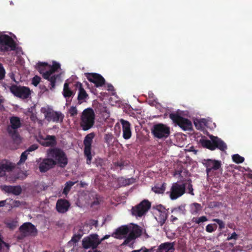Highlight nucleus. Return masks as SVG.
<instances>
[{
  "mask_svg": "<svg viewBox=\"0 0 252 252\" xmlns=\"http://www.w3.org/2000/svg\"><path fill=\"white\" fill-rule=\"evenodd\" d=\"M36 69L42 75V77L50 82V89H54L56 86L57 80L61 78V74H54L59 69L61 68L59 63L54 61L52 65H49L47 63L38 62L36 64Z\"/></svg>",
  "mask_w": 252,
  "mask_h": 252,
  "instance_id": "f257e3e1",
  "label": "nucleus"
},
{
  "mask_svg": "<svg viewBox=\"0 0 252 252\" xmlns=\"http://www.w3.org/2000/svg\"><path fill=\"white\" fill-rule=\"evenodd\" d=\"M47 157L54 162L55 165L60 167H65L68 163V159L65 152L59 148L49 149L47 151Z\"/></svg>",
  "mask_w": 252,
  "mask_h": 252,
  "instance_id": "f03ea898",
  "label": "nucleus"
},
{
  "mask_svg": "<svg viewBox=\"0 0 252 252\" xmlns=\"http://www.w3.org/2000/svg\"><path fill=\"white\" fill-rule=\"evenodd\" d=\"M210 140L201 139L200 143L201 145L211 151L218 149L221 151H225L227 149V145L220 138L213 136H209Z\"/></svg>",
  "mask_w": 252,
  "mask_h": 252,
  "instance_id": "7ed1b4c3",
  "label": "nucleus"
},
{
  "mask_svg": "<svg viewBox=\"0 0 252 252\" xmlns=\"http://www.w3.org/2000/svg\"><path fill=\"white\" fill-rule=\"evenodd\" d=\"M95 113L91 108H88L83 110L80 118V126L84 131L91 128L94 124Z\"/></svg>",
  "mask_w": 252,
  "mask_h": 252,
  "instance_id": "20e7f679",
  "label": "nucleus"
},
{
  "mask_svg": "<svg viewBox=\"0 0 252 252\" xmlns=\"http://www.w3.org/2000/svg\"><path fill=\"white\" fill-rule=\"evenodd\" d=\"M9 90L15 96L22 99L28 98L31 94L30 89L26 86L13 84L10 87Z\"/></svg>",
  "mask_w": 252,
  "mask_h": 252,
  "instance_id": "39448f33",
  "label": "nucleus"
},
{
  "mask_svg": "<svg viewBox=\"0 0 252 252\" xmlns=\"http://www.w3.org/2000/svg\"><path fill=\"white\" fill-rule=\"evenodd\" d=\"M152 133L155 137L158 139H165L170 134V128L164 124L159 123L153 126Z\"/></svg>",
  "mask_w": 252,
  "mask_h": 252,
  "instance_id": "423d86ee",
  "label": "nucleus"
},
{
  "mask_svg": "<svg viewBox=\"0 0 252 252\" xmlns=\"http://www.w3.org/2000/svg\"><path fill=\"white\" fill-rule=\"evenodd\" d=\"M169 118L174 123L178 125L183 130L186 131L192 129V123L189 119L185 118L176 113L170 114Z\"/></svg>",
  "mask_w": 252,
  "mask_h": 252,
  "instance_id": "0eeeda50",
  "label": "nucleus"
},
{
  "mask_svg": "<svg viewBox=\"0 0 252 252\" xmlns=\"http://www.w3.org/2000/svg\"><path fill=\"white\" fill-rule=\"evenodd\" d=\"M16 48V43L12 37L6 34L0 36V52L14 51Z\"/></svg>",
  "mask_w": 252,
  "mask_h": 252,
  "instance_id": "6e6552de",
  "label": "nucleus"
},
{
  "mask_svg": "<svg viewBox=\"0 0 252 252\" xmlns=\"http://www.w3.org/2000/svg\"><path fill=\"white\" fill-rule=\"evenodd\" d=\"M186 185L183 184V182H177L172 184L169 192V197L172 200H176L182 196L186 192Z\"/></svg>",
  "mask_w": 252,
  "mask_h": 252,
  "instance_id": "1a4fd4ad",
  "label": "nucleus"
},
{
  "mask_svg": "<svg viewBox=\"0 0 252 252\" xmlns=\"http://www.w3.org/2000/svg\"><path fill=\"white\" fill-rule=\"evenodd\" d=\"M94 137V134L93 132L88 134L85 137L83 144L84 145V154L85 156L87 158L86 163L88 164H90L92 159V156L91 154L92 144L93 140Z\"/></svg>",
  "mask_w": 252,
  "mask_h": 252,
  "instance_id": "9d476101",
  "label": "nucleus"
},
{
  "mask_svg": "<svg viewBox=\"0 0 252 252\" xmlns=\"http://www.w3.org/2000/svg\"><path fill=\"white\" fill-rule=\"evenodd\" d=\"M151 204L148 200L144 199L131 209L132 215L141 217L150 208Z\"/></svg>",
  "mask_w": 252,
  "mask_h": 252,
  "instance_id": "9b49d317",
  "label": "nucleus"
},
{
  "mask_svg": "<svg viewBox=\"0 0 252 252\" xmlns=\"http://www.w3.org/2000/svg\"><path fill=\"white\" fill-rule=\"evenodd\" d=\"M82 247L84 249L92 248L93 250L97 248L100 244L99 241L98 236L96 234H91L83 238L82 241Z\"/></svg>",
  "mask_w": 252,
  "mask_h": 252,
  "instance_id": "f8f14e48",
  "label": "nucleus"
},
{
  "mask_svg": "<svg viewBox=\"0 0 252 252\" xmlns=\"http://www.w3.org/2000/svg\"><path fill=\"white\" fill-rule=\"evenodd\" d=\"M153 208L155 210V219L160 225L162 226L165 223L167 218L168 214L166 209L161 204L154 206Z\"/></svg>",
  "mask_w": 252,
  "mask_h": 252,
  "instance_id": "ddd939ff",
  "label": "nucleus"
},
{
  "mask_svg": "<svg viewBox=\"0 0 252 252\" xmlns=\"http://www.w3.org/2000/svg\"><path fill=\"white\" fill-rule=\"evenodd\" d=\"M45 118L48 122L61 123L63 121L64 115L60 111H55L51 109H48L44 112Z\"/></svg>",
  "mask_w": 252,
  "mask_h": 252,
  "instance_id": "4468645a",
  "label": "nucleus"
},
{
  "mask_svg": "<svg viewBox=\"0 0 252 252\" xmlns=\"http://www.w3.org/2000/svg\"><path fill=\"white\" fill-rule=\"evenodd\" d=\"M19 231L22 237L29 235H36L37 232L35 226L31 222H25L19 228Z\"/></svg>",
  "mask_w": 252,
  "mask_h": 252,
  "instance_id": "2eb2a0df",
  "label": "nucleus"
},
{
  "mask_svg": "<svg viewBox=\"0 0 252 252\" xmlns=\"http://www.w3.org/2000/svg\"><path fill=\"white\" fill-rule=\"evenodd\" d=\"M73 86L75 90H78L77 104L80 105L87 102V100L89 98V95L84 89L82 84L79 82H75Z\"/></svg>",
  "mask_w": 252,
  "mask_h": 252,
  "instance_id": "dca6fc26",
  "label": "nucleus"
},
{
  "mask_svg": "<svg viewBox=\"0 0 252 252\" xmlns=\"http://www.w3.org/2000/svg\"><path fill=\"white\" fill-rule=\"evenodd\" d=\"M202 163L206 168V172L207 174H209L212 170H219L221 165L220 161L212 159H204Z\"/></svg>",
  "mask_w": 252,
  "mask_h": 252,
  "instance_id": "f3484780",
  "label": "nucleus"
},
{
  "mask_svg": "<svg viewBox=\"0 0 252 252\" xmlns=\"http://www.w3.org/2000/svg\"><path fill=\"white\" fill-rule=\"evenodd\" d=\"M86 76L87 79L90 82L93 83L96 87H102L105 84V79L99 74L96 73H88Z\"/></svg>",
  "mask_w": 252,
  "mask_h": 252,
  "instance_id": "a211bd4d",
  "label": "nucleus"
},
{
  "mask_svg": "<svg viewBox=\"0 0 252 252\" xmlns=\"http://www.w3.org/2000/svg\"><path fill=\"white\" fill-rule=\"evenodd\" d=\"M15 164L10 161L6 159L0 162V177L5 175L6 172L11 171L15 168Z\"/></svg>",
  "mask_w": 252,
  "mask_h": 252,
  "instance_id": "6ab92c4d",
  "label": "nucleus"
},
{
  "mask_svg": "<svg viewBox=\"0 0 252 252\" xmlns=\"http://www.w3.org/2000/svg\"><path fill=\"white\" fill-rule=\"evenodd\" d=\"M70 206V203L67 200L59 199L57 201L56 209L58 213L64 214L68 211Z\"/></svg>",
  "mask_w": 252,
  "mask_h": 252,
  "instance_id": "aec40b11",
  "label": "nucleus"
},
{
  "mask_svg": "<svg viewBox=\"0 0 252 252\" xmlns=\"http://www.w3.org/2000/svg\"><path fill=\"white\" fill-rule=\"evenodd\" d=\"M55 166V162L48 157L43 159L39 165V169L41 172H46Z\"/></svg>",
  "mask_w": 252,
  "mask_h": 252,
  "instance_id": "412c9836",
  "label": "nucleus"
},
{
  "mask_svg": "<svg viewBox=\"0 0 252 252\" xmlns=\"http://www.w3.org/2000/svg\"><path fill=\"white\" fill-rule=\"evenodd\" d=\"M120 122L123 128V137L125 139H129L131 136L130 124L127 121L121 119Z\"/></svg>",
  "mask_w": 252,
  "mask_h": 252,
  "instance_id": "4be33fe9",
  "label": "nucleus"
},
{
  "mask_svg": "<svg viewBox=\"0 0 252 252\" xmlns=\"http://www.w3.org/2000/svg\"><path fill=\"white\" fill-rule=\"evenodd\" d=\"M175 242H167L161 243L156 252H174Z\"/></svg>",
  "mask_w": 252,
  "mask_h": 252,
  "instance_id": "5701e85b",
  "label": "nucleus"
},
{
  "mask_svg": "<svg viewBox=\"0 0 252 252\" xmlns=\"http://www.w3.org/2000/svg\"><path fill=\"white\" fill-rule=\"evenodd\" d=\"M129 231V228L128 226H122L116 230V231L112 234V236L117 239H122V237L126 236Z\"/></svg>",
  "mask_w": 252,
  "mask_h": 252,
  "instance_id": "b1692460",
  "label": "nucleus"
},
{
  "mask_svg": "<svg viewBox=\"0 0 252 252\" xmlns=\"http://www.w3.org/2000/svg\"><path fill=\"white\" fill-rule=\"evenodd\" d=\"M3 189L7 193H12L15 195H18L22 192V189L20 186H4Z\"/></svg>",
  "mask_w": 252,
  "mask_h": 252,
  "instance_id": "393cba45",
  "label": "nucleus"
},
{
  "mask_svg": "<svg viewBox=\"0 0 252 252\" xmlns=\"http://www.w3.org/2000/svg\"><path fill=\"white\" fill-rule=\"evenodd\" d=\"M128 227L129 228V234L132 235L135 239L141 235V229L138 225L134 224L132 226H128Z\"/></svg>",
  "mask_w": 252,
  "mask_h": 252,
  "instance_id": "a878e982",
  "label": "nucleus"
},
{
  "mask_svg": "<svg viewBox=\"0 0 252 252\" xmlns=\"http://www.w3.org/2000/svg\"><path fill=\"white\" fill-rule=\"evenodd\" d=\"M75 94V92L71 90L69 88L68 83L65 82L64 84L63 94L66 98H69L70 97H73Z\"/></svg>",
  "mask_w": 252,
  "mask_h": 252,
  "instance_id": "bb28decb",
  "label": "nucleus"
},
{
  "mask_svg": "<svg viewBox=\"0 0 252 252\" xmlns=\"http://www.w3.org/2000/svg\"><path fill=\"white\" fill-rule=\"evenodd\" d=\"M10 126L12 129H17L21 126L20 118L18 117L12 116L10 118Z\"/></svg>",
  "mask_w": 252,
  "mask_h": 252,
  "instance_id": "cd10ccee",
  "label": "nucleus"
},
{
  "mask_svg": "<svg viewBox=\"0 0 252 252\" xmlns=\"http://www.w3.org/2000/svg\"><path fill=\"white\" fill-rule=\"evenodd\" d=\"M166 184L162 183L161 185L157 184L152 188V190L156 193L162 194L166 189Z\"/></svg>",
  "mask_w": 252,
  "mask_h": 252,
  "instance_id": "c85d7f7f",
  "label": "nucleus"
},
{
  "mask_svg": "<svg viewBox=\"0 0 252 252\" xmlns=\"http://www.w3.org/2000/svg\"><path fill=\"white\" fill-rule=\"evenodd\" d=\"M57 144L56 138L54 135H47L43 145L46 147H54Z\"/></svg>",
  "mask_w": 252,
  "mask_h": 252,
  "instance_id": "c756f323",
  "label": "nucleus"
},
{
  "mask_svg": "<svg viewBox=\"0 0 252 252\" xmlns=\"http://www.w3.org/2000/svg\"><path fill=\"white\" fill-rule=\"evenodd\" d=\"M115 139V138L112 133H108L104 135V142L107 144L108 147L113 145Z\"/></svg>",
  "mask_w": 252,
  "mask_h": 252,
  "instance_id": "7c9ffc66",
  "label": "nucleus"
},
{
  "mask_svg": "<svg viewBox=\"0 0 252 252\" xmlns=\"http://www.w3.org/2000/svg\"><path fill=\"white\" fill-rule=\"evenodd\" d=\"M202 209L201 204L197 203H193L190 206V212L192 215H196Z\"/></svg>",
  "mask_w": 252,
  "mask_h": 252,
  "instance_id": "2f4dec72",
  "label": "nucleus"
},
{
  "mask_svg": "<svg viewBox=\"0 0 252 252\" xmlns=\"http://www.w3.org/2000/svg\"><path fill=\"white\" fill-rule=\"evenodd\" d=\"M8 132L15 142L19 143L20 142L21 139L20 135L16 129H11L8 128Z\"/></svg>",
  "mask_w": 252,
  "mask_h": 252,
  "instance_id": "473e14b6",
  "label": "nucleus"
},
{
  "mask_svg": "<svg viewBox=\"0 0 252 252\" xmlns=\"http://www.w3.org/2000/svg\"><path fill=\"white\" fill-rule=\"evenodd\" d=\"M171 212L176 214L185 215L186 213L185 205H181L178 207L174 208L172 210Z\"/></svg>",
  "mask_w": 252,
  "mask_h": 252,
  "instance_id": "72a5a7b5",
  "label": "nucleus"
},
{
  "mask_svg": "<svg viewBox=\"0 0 252 252\" xmlns=\"http://www.w3.org/2000/svg\"><path fill=\"white\" fill-rule=\"evenodd\" d=\"M76 182L72 181L67 182L65 184V187L63 191V194L66 196L69 192L71 187L75 184Z\"/></svg>",
  "mask_w": 252,
  "mask_h": 252,
  "instance_id": "f704fd0d",
  "label": "nucleus"
},
{
  "mask_svg": "<svg viewBox=\"0 0 252 252\" xmlns=\"http://www.w3.org/2000/svg\"><path fill=\"white\" fill-rule=\"evenodd\" d=\"M191 183V180L190 179L185 180L183 181V184L185 185H186V188H187L189 190L188 192L191 195H194L193 192V189Z\"/></svg>",
  "mask_w": 252,
  "mask_h": 252,
  "instance_id": "c9c22d12",
  "label": "nucleus"
},
{
  "mask_svg": "<svg viewBox=\"0 0 252 252\" xmlns=\"http://www.w3.org/2000/svg\"><path fill=\"white\" fill-rule=\"evenodd\" d=\"M208 220V219L205 216H201L200 217H199V218H197V217H193L191 220V221L192 222H194L196 224H200V223L201 222H205V221H206Z\"/></svg>",
  "mask_w": 252,
  "mask_h": 252,
  "instance_id": "e433bc0d",
  "label": "nucleus"
},
{
  "mask_svg": "<svg viewBox=\"0 0 252 252\" xmlns=\"http://www.w3.org/2000/svg\"><path fill=\"white\" fill-rule=\"evenodd\" d=\"M120 181L122 183L123 186H126L134 183L135 182V179L133 178L128 179H125L124 178H121Z\"/></svg>",
  "mask_w": 252,
  "mask_h": 252,
  "instance_id": "4c0bfd02",
  "label": "nucleus"
},
{
  "mask_svg": "<svg viewBox=\"0 0 252 252\" xmlns=\"http://www.w3.org/2000/svg\"><path fill=\"white\" fill-rule=\"evenodd\" d=\"M233 161L236 163H241L244 161V158L240 156L238 154L233 155L232 157Z\"/></svg>",
  "mask_w": 252,
  "mask_h": 252,
  "instance_id": "58836bf2",
  "label": "nucleus"
},
{
  "mask_svg": "<svg viewBox=\"0 0 252 252\" xmlns=\"http://www.w3.org/2000/svg\"><path fill=\"white\" fill-rule=\"evenodd\" d=\"M217 228V225L214 224H209L206 226V231L209 233L215 231Z\"/></svg>",
  "mask_w": 252,
  "mask_h": 252,
  "instance_id": "ea45409f",
  "label": "nucleus"
},
{
  "mask_svg": "<svg viewBox=\"0 0 252 252\" xmlns=\"http://www.w3.org/2000/svg\"><path fill=\"white\" fill-rule=\"evenodd\" d=\"M82 236V235L80 233L74 234L72 237L71 240L69 241L68 244H70L71 242L76 244L80 240Z\"/></svg>",
  "mask_w": 252,
  "mask_h": 252,
  "instance_id": "a19ab883",
  "label": "nucleus"
},
{
  "mask_svg": "<svg viewBox=\"0 0 252 252\" xmlns=\"http://www.w3.org/2000/svg\"><path fill=\"white\" fill-rule=\"evenodd\" d=\"M213 221L218 224L220 230H221L225 227V223L222 220L218 219H215L213 220Z\"/></svg>",
  "mask_w": 252,
  "mask_h": 252,
  "instance_id": "79ce46f5",
  "label": "nucleus"
},
{
  "mask_svg": "<svg viewBox=\"0 0 252 252\" xmlns=\"http://www.w3.org/2000/svg\"><path fill=\"white\" fill-rule=\"evenodd\" d=\"M135 239L134 237L132 236V235H130L128 234L127 237L125 239L124 242L122 243V245H128L131 241Z\"/></svg>",
  "mask_w": 252,
  "mask_h": 252,
  "instance_id": "37998d69",
  "label": "nucleus"
},
{
  "mask_svg": "<svg viewBox=\"0 0 252 252\" xmlns=\"http://www.w3.org/2000/svg\"><path fill=\"white\" fill-rule=\"evenodd\" d=\"M28 154H29L26 151H25L24 152H23L21 155L19 162H20V163L24 162L27 158V156H28Z\"/></svg>",
  "mask_w": 252,
  "mask_h": 252,
  "instance_id": "c03bdc74",
  "label": "nucleus"
},
{
  "mask_svg": "<svg viewBox=\"0 0 252 252\" xmlns=\"http://www.w3.org/2000/svg\"><path fill=\"white\" fill-rule=\"evenodd\" d=\"M41 78L38 76H35L32 80V84L34 86H37L40 82Z\"/></svg>",
  "mask_w": 252,
  "mask_h": 252,
  "instance_id": "a18cd8bd",
  "label": "nucleus"
},
{
  "mask_svg": "<svg viewBox=\"0 0 252 252\" xmlns=\"http://www.w3.org/2000/svg\"><path fill=\"white\" fill-rule=\"evenodd\" d=\"M5 71L3 66L1 63H0V80L4 79L5 77Z\"/></svg>",
  "mask_w": 252,
  "mask_h": 252,
  "instance_id": "49530a36",
  "label": "nucleus"
},
{
  "mask_svg": "<svg viewBox=\"0 0 252 252\" xmlns=\"http://www.w3.org/2000/svg\"><path fill=\"white\" fill-rule=\"evenodd\" d=\"M69 113L71 116H74L77 114V109L76 107L72 106L69 110Z\"/></svg>",
  "mask_w": 252,
  "mask_h": 252,
  "instance_id": "de8ad7c7",
  "label": "nucleus"
},
{
  "mask_svg": "<svg viewBox=\"0 0 252 252\" xmlns=\"http://www.w3.org/2000/svg\"><path fill=\"white\" fill-rule=\"evenodd\" d=\"M38 148V146L37 144H32L31 146H30L26 151L29 154V153L31 152L34 151L36 150Z\"/></svg>",
  "mask_w": 252,
  "mask_h": 252,
  "instance_id": "09e8293b",
  "label": "nucleus"
},
{
  "mask_svg": "<svg viewBox=\"0 0 252 252\" xmlns=\"http://www.w3.org/2000/svg\"><path fill=\"white\" fill-rule=\"evenodd\" d=\"M238 238V235L235 232H234L232 233L230 236H228L226 240L229 241L232 239H234L235 240H237Z\"/></svg>",
  "mask_w": 252,
  "mask_h": 252,
  "instance_id": "8fccbe9b",
  "label": "nucleus"
},
{
  "mask_svg": "<svg viewBox=\"0 0 252 252\" xmlns=\"http://www.w3.org/2000/svg\"><path fill=\"white\" fill-rule=\"evenodd\" d=\"M156 248V246L152 247L150 249H147L145 247H142V250H143V252H154L155 250V248Z\"/></svg>",
  "mask_w": 252,
  "mask_h": 252,
  "instance_id": "3c124183",
  "label": "nucleus"
},
{
  "mask_svg": "<svg viewBox=\"0 0 252 252\" xmlns=\"http://www.w3.org/2000/svg\"><path fill=\"white\" fill-rule=\"evenodd\" d=\"M22 202L18 200H14L12 204V207H18L22 204Z\"/></svg>",
  "mask_w": 252,
  "mask_h": 252,
  "instance_id": "603ef678",
  "label": "nucleus"
},
{
  "mask_svg": "<svg viewBox=\"0 0 252 252\" xmlns=\"http://www.w3.org/2000/svg\"><path fill=\"white\" fill-rule=\"evenodd\" d=\"M110 235H105L100 240L99 239V241L100 242V243L105 239H108L110 237Z\"/></svg>",
  "mask_w": 252,
  "mask_h": 252,
  "instance_id": "864d4df0",
  "label": "nucleus"
},
{
  "mask_svg": "<svg viewBox=\"0 0 252 252\" xmlns=\"http://www.w3.org/2000/svg\"><path fill=\"white\" fill-rule=\"evenodd\" d=\"M115 165L119 167H123L124 166V163L123 162H117L115 163Z\"/></svg>",
  "mask_w": 252,
  "mask_h": 252,
  "instance_id": "5fc2aeb1",
  "label": "nucleus"
},
{
  "mask_svg": "<svg viewBox=\"0 0 252 252\" xmlns=\"http://www.w3.org/2000/svg\"><path fill=\"white\" fill-rule=\"evenodd\" d=\"M178 220L177 218L172 215L171 216V221L172 222H174V221H176L177 220Z\"/></svg>",
  "mask_w": 252,
  "mask_h": 252,
  "instance_id": "6e6d98bb",
  "label": "nucleus"
},
{
  "mask_svg": "<svg viewBox=\"0 0 252 252\" xmlns=\"http://www.w3.org/2000/svg\"><path fill=\"white\" fill-rule=\"evenodd\" d=\"M107 87L108 88V90L109 91H112L114 89V87H113V86L111 84H108L107 85Z\"/></svg>",
  "mask_w": 252,
  "mask_h": 252,
  "instance_id": "4d7b16f0",
  "label": "nucleus"
},
{
  "mask_svg": "<svg viewBox=\"0 0 252 252\" xmlns=\"http://www.w3.org/2000/svg\"><path fill=\"white\" fill-rule=\"evenodd\" d=\"M6 200H2L0 201V207H3L5 205Z\"/></svg>",
  "mask_w": 252,
  "mask_h": 252,
  "instance_id": "13d9d810",
  "label": "nucleus"
},
{
  "mask_svg": "<svg viewBox=\"0 0 252 252\" xmlns=\"http://www.w3.org/2000/svg\"><path fill=\"white\" fill-rule=\"evenodd\" d=\"M143 252V250H142V247L139 250H134V251H132L131 252Z\"/></svg>",
  "mask_w": 252,
  "mask_h": 252,
  "instance_id": "bf43d9fd",
  "label": "nucleus"
},
{
  "mask_svg": "<svg viewBox=\"0 0 252 252\" xmlns=\"http://www.w3.org/2000/svg\"><path fill=\"white\" fill-rule=\"evenodd\" d=\"M99 204V202L98 201L96 200V201H94L92 203V205L93 206V205H98Z\"/></svg>",
  "mask_w": 252,
  "mask_h": 252,
  "instance_id": "052dcab7",
  "label": "nucleus"
},
{
  "mask_svg": "<svg viewBox=\"0 0 252 252\" xmlns=\"http://www.w3.org/2000/svg\"><path fill=\"white\" fill-rule=\"evenodd\" d=\"M14 74H12L11 75V78L12 79V80L14 81H15V78H14Z\"/></svg>",
  "mask_w": 252,
  "mask_h": 252,
  "instance_id": "680f3d73",
  "label": "nucleus"
},
{
  "mask_svg": "<svg viewBox=\"0 0 252 252\" xmlns=\"http://www.w3.org/2000/svg\"><path fill=\"white\" fill-rule=\"evenodd\" d=\"M93 221L94 222V223H93L94 225H96L97 224V220H95V221L94 220Z\"/></svg>",
  "mask_w": 252,
  "mask_h": 252,
  "instance_id": "e2e57ef3",
  "label": "nucleus"
},
{
  "mask_svg": "<svg viewBox=\"0 0 252 252\" xmlns=\"http://www.w3.org/2000/svg\"><path fill=\"white\" fill-rule=\"evenodd\" d=\"M93 252H101L99 251H98L97 250H96V249H94V251Z\"/></svg>",
  "mask_w": 252,
  "mask_h": 252,
  "instance_id": "0e129e2a",
  "label": "nucleus"
},
{
  "mask_svg": "<svg viewBox=\"0 0 252 252\" xmlns=\"http://www.w3.org/2000/svg\"><path fill=\"white\" fill-rule=\"evenodd\" d=\"M194 124H195L196 127H197L198 126L197 123L196 122H194Z\"/></svg>",
  "mask_w": 252,
  "mask_h": 252,
  "instance_id": "69168bd1",
  "label": "nucleus"
},
{
  "mask_svg": "<svg viewBox=\"0 0 252 252\" xmlns=\"http://www.w3.org/2000/svg\"><path fill=\"white\" fill-rule=\"evenodd\" d=\"M88 252H92V251H89Z\"/></svg>",
  "mask_w": 252,
  "mask_h": 252,
  "instance_id": "338daca9",
  "label": "nucleus"
}]
</instances>
